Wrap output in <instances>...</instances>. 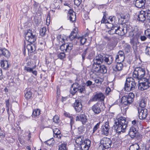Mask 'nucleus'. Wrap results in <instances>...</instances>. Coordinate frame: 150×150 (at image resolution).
Instances as JSON below:
<instances>
[{
	"label": "nucleus",
	"instance_id": "nucleus-20",
	"mask_svg": "<svg viewBox=\"0 0 150 150\" xmlns=\"http://www.w3.org/2000/svg\"><path fill=\"white\" fill-rule=\"evenodd\" d=\"M111 24L106 25L107 28L108 29H110L108 31V33L110 35H113L115 34H116V26H111Z\"/></svg>",
	"mask_w": 150,
	"mask_h": 150
},
{
	"label": "nucleus",
	"instance_id": "nucleus-64",
	"mask_svg": "<svg viewBox=\"0 0 150 150\" xmlns=\"http://www.w3.org/2000/svg\"><path fill=\"white\" fill-rule=\"evenodd\" d=\"M6 106V107H9L10 103L9 99L5 100Z\"/></svg>",
	"mask_w": 150,
	"mask_h": 150
},
{
	"label": "nucleus",
	"instance_id": "nucleus-50",
	"mask_svg": "<svg viewBox=\"0 0 150 150\" xmlns=\"http://www.w3.org/2000/svg\"><path fill=\"white\" fill-rule=\"evenodd\" d=\"M121 18L123 19L122 21L126 22V21H128V20L129 18L128 15H124L123 14L121 15Z\"/></svg>",
	"mask_w": 150,
	"mask_h": 150
},
{
	"label": "nucleus",
	"instance_id": "nucleus-35",
	"mask_svg": "<svg viewBox=\"0 0 150 150\" xmlns=\"http://www.w3.org/2000/svg\"><path fill=\"white\" fill-rule=\"evenodd\" d=\"M80 121L83 124H85L87 121V117L85 114H82L80 115Z\"/></svg>",
	"mask_w": 150,
	"mask_h": 150
},
{
	"label": "nucleus",
	"instance_id": "nucleus-17",
	"mask_svg": "<svg viewBox=\"0 0 150 150\" xmlns=\"http://www.w3.org/2000/svg\"><path fill=\"white\" fill-rule=\"evenodd\" d=\"M138 110L140 119L143 120L146 118L147 115V110L146 109L138 108Z\"/></svg>",
	"mask_w": 150,
	"mask_h": 150
},
{
	"label": "nucleus",
	"instance_id": "nucleus-24",
	"mask_svg": "<svg viewBox=\"0 0 150 150\" xmlns=\"http://www.w3.org/2000/svg\"><path fill=\"white\" fill-rule=\"evenodd\" d=\"M113 57L111 55L104 56V61L107 64L110 65L112 62Z\"/></svg>",
	"mask_w": 150,
	"mask_h": 150
},
{
	"label": "nucleus",
	"instance_id": "nucleus-13",
	"mask_svg": "<svg viewBox=\"0 0 150 150\" xmlns=\"http://www.w3.org/2000/svg\"><path fill=\"white\" fill-rule=\"evenodd\" d=\"M73 47L72 43H66L62 44L60 47V49L64 52H69L72 50Z\"/></svg>",
	"mask_w": 150,
	"mask_h": 150
},
{
	"label": "nucleus",
	"instance_id": "nucleus-11",
	"mask_svg": "<svg viewBox=\"0 0 150 150\" xmlns=\"http://www.w3.org/2000/svg\"><path fill=\"white\" fill-rule=\"evenodd\" d=\"M127 26L126 25H125L122 27L116 26V34L121 36L125 35L128 31Z\"/></svg>",
	"mask_w": 150,
	"mask_h": 150
},
{
	"label": "nucleus",
	"instance_id": "nucleus-8",
	"mask_svg": "<svg viewBox=\"0 0 150 150\" xmlns=\"http://www.w3.org/2000/svg\"><path fill=\"white\" fill-rule=\"evenodd\" d=\"M99 147L102 148V150L110 148L112 144L110 139L106 137H104L100 140Z\"/></svg>",
	"mask_w": 150,
	"mask_h": 150
},
{
	"label": "nucleus",
	"instance_id": "nucleus-41",
	"mask_svg": "<svg viewBox=\"0 0 150 150\" xmlns=\"http://www.w3.org/2000/svg\"><path fill=\"white\" fill-rule=\"evenodd\" d=\"M130 149L131 150H139L140 149L139 145L137 143L132 145L131 146Z\"/></svg>",
	"mask_w": 150,
	"mask_h": 150
},
{
	"label": "nucleus",
	"instance_id": "nucleus-6",
	"mask_svg": "<svg viewBox=\"0 0 150 150\" xmlns=\"http://www.w3.org/2000/svg\"><path fill=\"white\" fill-rule=\"evenodd\" d=\"M145 72L144 69L141 67H137L135 68L133 72L132 76L137 81H139L142 77L144 76V75H145Z\"/></svg>",
	"mask_w": 150,
	"mask_h": 150
},
{
	"label": "nucleus",
	"instance_id": "nucleus-31",
	"mask_svg": "<svg viewBox=\"0 0 150 150\" xmlns=\"http://www.w3.org/2000/svg\"><path fill=\"white\" fill-rule=\"evenodd\" d=\"M0 63L1 67L4 69H7L9 67V64L7 60H1Z\"/></svg>",
	"mask_w": 150,
	"mask_h": 150
},
{
	"label": "nucleus",
	"instance_id": "nucleus-46",
	"mask_svg": "<svg viewBox=\"0 0 150 150\" xmlns=\"http://www.w3.org/2000/svg\"><path fill=\"white\" fill-rule=\"evenodd\" d=\"M53 122L56 123H59L60 120L59 119V118L58 115H55L53 119Z\"/></svg>",
	"mask_w": 150,
	"mask_h": 150
},
{
	"label": "nucleus",
	"instance_id": "nucleus-15",
	"mask_svg": "<svg viewBox=\"0 0 150 150\" xmlns=\"http://www.w3.org/2000/svg\"><path fill=\"white\" fill-rule=\"evenodd\" d=\"M93 67L94 65H100L104 61V56L99 54L96 56L93 60Z\"/></svg>",
	"mask_w": 150,
	"mask_h": 150
},
{
	"label": "nucleus",
	"instance_id": "nucleus-14",
	"mask_svg": "<svg viewBox=\"0 0 150 150\" xmlns=\"http://www.w3.org/2000/svg\"><path fill=\"white\" fill-rule=\"evenodd\" d=\"M105 98L104 95L102 93L100 92L95 95L91 100L93 101H104Z\"/></svg>",
	"mask_w": 150,
	"mask_h": 150
},
{
	"label": "nucleus",
	"instance_id": "nucleus-9",
	"mask_svg": "<svg viewBox=\"0 0 150 150\" xmlns=\"http://www.w3.org/2000/svg\"><path fill=\"white\" fill-rule=\"evenodd\" d=\"M102 105H104V104L98 102L92 106L91 109L94 114L98 115L101 112L102 109Z\"/></svg>",
	"mask_w": 150,
	"mask_h": 150
},
{
	"label": "nucleus",
	"instance_id": "nucleus-22",
	"mask_svg": "<svg viewBox=\"0 0 150 150\" xmlns=\"http://www.w3.org/2000/svg\"><path fill=\"white\" fill-rule=\"evenodd\" d=\"M146 19L145 11H141L138 15L137 20L142 22Z\"/></svg>",
	"mask_w": 150,
	"mask_h": 150
},
{
	"label": "nucleus",
	"instance_id": "nucleus-12",
	"mask_svg": "<svg viewBox=\"0 0 150 150\" xmlns=\"http://www.w3.org/2000/svg\"><path fill=\"white\" fill-rule=\"evenodd\" d=\"M95 71L98 73H105L107 72L106 67L104 65H98L93 67Z\"/></svg>",
	"mask_w": 150,
	"mask_h": 150
},
{
	"label": "nucleus",
	"instance_id": "nucleus-28",
	"mask_svg": "<svg viewBox=\"0 0 150 150\" xmlns=\"http://www.w3.org/2000/svg\"><path fill=\"white\" fill-rule=\"evenodd\" d=\"M76 29H77L74 28L73 30L71 32L70 35L69 36L68 39H69L71 41L73 40L74 38H77L76 34L77 32Z\"/></svg>",
	"mask_w": 150,
	"mask_h": 150
},
{
	"label": "nucleus",
	"instance_id": "nucleus-1",
	"mask_svg": "<svg viewBox=\"0 0 150 150\" xmlns=\"http://www.w3.org/2000/svg\"><path fill=\"white\" fill-rule=\"evenodd\" d=\"M128 122L126 120L125 118L120 117L116 119L114 125L115 130L119 134L125 132L127 126Z\"/></svg>",
	"mask_w": 150,
	"mask_h": 150
},
{
	"label": "nucleus",
	"instance_id": "nucleus-39",
	"mask_svg": "<svg viewBox=\"0 0 150 150\" xmlns=\"http://www.w3.org/2000/svg\"><path fill=\"white\" fill-rule=\"evenodd\" d=\"M146 104V102L145 101V99L144 98L142 99L139 103V106L141 108L140 109L144 108Z\"/></svg>",
	"mask_w": 150,
	"mask_h": 150
},
{
	"label": "nucleus",
	"instance_id": "nucleus-45",
	"mask_svg": "<svg viewBox=\"0 0 150 150\" xmlns=\"http://www.w3.org/2000/svg\"><path fill=\"white\" fill-rule=\"evenodd\" d=\"M46 31V29L45 27H44L42 28L40 31V33L41 35L42 36H44L45 34Z\"/></svg>",
	"mask_w": 150,
	"mask_h": 150
},
{
	"label": "nucleus",
	"instance_id": "nucleus-26",
	"mask_svg": "<svg viewBox=\"0 0 150 150\" xmlns=\"http://www.w3.org/2000/svg\"><path fill=\"white\" fill-rule=\"evenodd\" d=\"M108 21V23L107 25L111 24L112 25L111 26L116 25L117 22H116V17L115 16H113L109 17Z\"/></svg>",
	"mask_w": 150,
	"mask_h": 150
},
{
	"label": "nucleus",
	"instance_id": "nucleus-61",
	"mask_svg": "<svg viewBox=\"0 0 150 150\" xmlns=\"http://www.w3.org/2000/svg\"><path fill=\"white\" fill-rule=\"evenodd\" d=\"M92 82L91 81L88 80L86 81L85 84L87 86H88L92 85Z\"/></svg>",
	"mask_w": 150,
	"mask_h": 150
},
{
	"label": "nucleus",
	"instance_id": "nucleus-59",
	"mask_svg": "<svg viewBox=\"0 0 150 150\" xmlns=\"http://www.w3.org/2000/svg\"><path fill=\"white\" fill-rule=\"evenodd\" d=\"M87 49H86L83 52L82 54V58L83 60H84L85 59V57L86 56V55L87 53Z\"/></svg>",
	"mask_w": 150,
	"mask_h": 150
},
{
	"label": "nucleus",
	"instance_id": "nucleus-43",
	"mask_svg": "<svg viewBox=\"0 0 150 150\" xmlns=\"http://www.w3.org/2000/svg\"><path fill=\"white\" fill-rule=\"evenodd\" d=\"M67 144L65 143L62 144L59 147V150H67Z\"/></svg>",
	"mask_w": 150,
	"mask_h": 150
},
{
	"label": "nucleus",
	"instance_id": "nucleus-52",
	"mask_svg": "<svg viewBox=\"0 0 150 150\" xmlns=\"http://www.w3.org/2000/svg\"><path fill=\"white\" fill-rule=\"evenodd\" d=\"M145 35L149 38L150 39V28H148L145 30L144 32Z\"/></svg>",
	"mask_w": 150,
	"mask_h": 150
},
{
	"label": "nucleus",
	"instance_id": "nucleus-63",
	"mask_svg": "<svg viewBox=\"0 0 150 150\" xmlns=\"http://www.w3.org/2000/svg\"><path fill=\"white\" fill-rule=\"evenodd\" d=\"M64 115L65 116L67 117L70 119L73 117V116L71 115L70 114H69L68 113H67V112L64 113Z\"/></svg>",
	"mask_w": 150,
	"mask_h": 150
},
{
	"label": "nucleus",
	"instance_id": "nucleus-18",
	"mask_svg": "<svg viewBox=\"0 0 150 150\" xmlns=\"http://www.w3.org/2000/svg\"><path fill=\"white\" fill-rule=\"evenodd\" d=\"M129 134L130 136L132 138H133L135 137H139V134L137 131L136 130L135 128L133 127H130Z\"/></svg>",
	"mask_w": 150,
	"mask_h": 150
},
{
	"label": "nucleus",
	"instance_id": "nucleus-62",
	"mask_svg": "<svg viewBox=\"0 0 150 150\" xmlns=\"http://www.w3.org/2000/svg\"><path fill=\"white\" fill-rule=\"evenodd\" d=\"M74 119L73 117L70 119V125L71 128H72V125L74 123Z\"/></svg>",
	"mask_w": 150,
	"mask_h": 150
},
{
	"label": "nucleus",
	"instance_id": "nucleus-3",
	"mask_svg": "<svg viewBox=\"0 0 150 150\" xmlns=\"http://www.w3.org/2000/svg\"><path fill=\"white\" fill-rule=\"evenodd\" d=\"M143 77H142L139 81H142L139 83L138 88L143 91L145 90L150 89V76L148 73H146Z\"/></svg>",
	"mask_w": 150,
	"mask_h": 150
},
{
	"label": "nucleus",
	"instance_id": "nucleus-54",
	"mask_svg": "<svg viewBox=\"0 0 150 150\" xmlns=\"http://www.w3.org/2000/svg\"><path fill=\"white\" fill-rule=\"evenodd\" d=\"M145 53L146 55L150 56V47H146L145 50Z\"/></svg>",
	"mask_w": 150,
	"mask_h": 150
},
{
	"label": "nucleus",
	"instance_id": "nucleus-32",
	"mask_svg": "<svg viewBox=\"0 0 150 150\" xmlns=\"http://www.w3.org/2000/svg\"><path fill=\"white\" fill-rule=\"evenodd\" d=\"M34 67L30 68L29 67H25L24 68L25 70H26L27 72L30 73H32L35 76H37V71H33Z\"/></svg>",
	"mask_w": 150,
	"mask_h": 150
},
{
	"label": "nucleus",
	"instance_id": "nucleus-57",
	"mask_svg": "<svg viewBox=\"0 0 150 150\" xmlns=\"http://www.w3.org/2000/svg\"><path fill=\"white\" fill-rule=\"evenodd\" d=\"M54 135L55 134H60V132L59 130L57 128H55L53 130Z\"/></svg>",
	"mask_w": 150,
	"mask_h": 150
},
{
	"label": "nucleus",
	"instance_id": "nucleus-21",
	"mask_svg": "<svg viewBox=\"0 0 150 150\" xmlns=\"http://www.w3.org/2000/svg\"><path fill=\"white\" fill-rule=\"evenodd\" d=\"M146 3V0H136L135 5L137 8H143Z\"/></svg>",
	"mask_w": 150,
	"mask_h": 150
},
{
	"label": "nucleus",
	"instance_id": "nucleus-30",
	"mask_svg": "<svg viewBox=\"0 0 150 150\" xmlns=\"http://www.w3.org/2000/svg\"><path fill=\"white\" fill-rule=\"evenodd\" d=\"M24 93L25 97L26 99H30L32 98V93L30 89H27L25 91Z\"/></svg>",
	"mask_w": 150,
	"mask_h": 150
},
{
	"label": "nucleus",
	"instance_id": "nucleus-33",
	"mask_svg": "<svg viewBox=\"0 0 150 150\" xmlns=\"http://www.w3.org/2000/svg\"><path fill=\"white\" fill-rule=\"evenodd\" d=\"M40 111L39 109H35L33 111L32 115L33 118H37L39 116L40 114Z\"/></svg>",
	"mask_w": 150,
	"mask_h": 150
},
{
	"label": "nucleus",
	"instance_id": "nucleus-40",
	"mask_svg": "<svg viewBox=\"0 0 150 150\" xmlns=\"http://www.w3.org/2000/svg\"><path fill=\"white\" fill-rule=\"evenodd\" d=\"M36 37L35 35H33L26 39L28 42L30 43H32L35 42L36 40Z\"/></svg>",
	"mask_w": 150,
	"mask_h": 150
},
{
	"label": "nucleus",
	"instance_id": "nucleus-60",
	"mask_svg": "<svg viewBox=\"0 0 150 150\" xmlns=\"http://www.w3.org/2000/svg\"><path fill=\"white\" fill-rule=\"evenodd\" d=\"M111 89L110 88L108 87H107L105 90L106 94L107 95H108Z\"/></svg>",
	"mask_w": 150,
	"mask_h": 150
},
{
	"label": "nucleus",
	"instance_id": "nucleus-42",
	"mask_svg": "<svg viewBox=\"0 0 150 150\" xmlns=\"http://www.w3.org/2000/svg\"><path fill=\"white\" fill-rule=\"evenodd\" d=\"M33 35V34L32 33L31 30H28L27 32L26 33L25 35V38L26 40Z\"/></svg>",
	"mask_w": 150,
	"mask_h": 150
},
{
	"label": "nucleus",
	"instance_id": "nucleus-36",
	"mask_svg": "<svg viewBox=\"0 0 150 150\" xmlns=\"http://www.w3.org/2000/svg\"><path fill=\"white\" fill-rule=\"evenodd\" d=\"M107 14L105 12L103 13V18L101 20V23H105L106 24V25L107 24L108 22V18H107Z\"/></svg>",
	"mask_w": 150,
	"mask_h": 150
},
{
	"label": "nucleus",
	"instance_id": "nucleus-2",
	"mask_svg": "<svg viewBox=\"0 0 150 150\" xmlns=\"http://www.w3.org/2000/svg\"><path fill=\"white\" fill-rule=\"evenodd\" d=\"M129 35L131 37L130 43L134 50L137 49V45L139 44V40L140 39V33L137 29L129 31Z\"/></svg>",
	"mask_w": 150,
	"mask_h": 150
},
{
	"label": "nucleus",
	"instance_id": "nucleus-44",
	"mask_svg": "<svg viewBox=\"0 0 150 150\" xmlns=\"http://www.w3.org/2000/svg\"><path fill=\"white\" fill-rule=\"evenodd\" d=\"M146 19L150 22V10H146L145 11Z\"/></svg>",
	"mask_w": 150,
	"mask_h": 150
},
{
	"label": "nucleus",
	"instance_id": "nucleus-47",
	"mask_svg": "<svg viewBox=\"0 0 150 150\" xmlns=\"http://www.w3.org/2000/svg\"><path fill=\"white\" fill-rule=\"evenodd\" d=\"M78 39L79 40L80 43L82 45H83L86 41V39L83 37H79Z\"/></svg>",
	"mask_w": 150,
	"mask_h": 150
},
{
	"label": "nucleus",
	"instance_id": "nucleus-48",
	"mask_svg": "<svg viewBox=\"0 0 150 150\" xmlns=\"http://www.w3.org/2000/svg\"><path fill=\"white\" fill-rule=\"evenodd\" d=\"M78 132L79 133H82L85 131V127L83 126H81L78 128Z\"/></svg>",
	"mask_w": 150,
	"mask_h": 150
},
{
	"label": "nucleus",
	"instance_id": "nucleus-10",
	"mask_svg": "<svg viewBox=\"0 0 150 150\" xmlns=\"http://www.w3.org/2000/svg\"><path fill=\"white\" fill-rule=\"evenodd\" d=\"M110 129L109 122L108 121L104 122L102 125L100 131L102 135L107 136L109 134V131Z\"/></svg>",
	"mask_w": 150,
	"mask_h": 150
},
{
	"label": "nucleus",
	"instance_id": "nucleus-51",
	"mask_svg": "<svg viewBox=\"0 0 150 150\" xmlns=\"http://www.w3.org/2000/svg\"><path fill=\"white\" fill-rule=\"evenodd\" d=\"M59 58L61 59H64L65 57V54L64 52H61L58 55Z\"/></svg>",
	"mask_w": 150,
	"mask_h": 150
},
{
	"label": "nucleus",
	"instance_id": "nucleus-23",
	"mask_svg": "<svg viewBox=\"0 0 150 150\" xmlns=\"http://www.w3.org/2000/svg\"><path fill=\"white\" fill-rule=\"evenodd\" d=\"M10 52L5 48H0V56H4L8 58L10 56Z\"/></svg>",
	"mask_w": 150,
	"mask_h": 150
},
{
	"label": "nucleus",
	"instance_id": "nucleus-25",
	"mask_svg": "<svg viewBox=\"0 0 150 150\" xmlns=\"http://www.w3.org/2000/svg\"><path fill=\"white\" fill-rule=\"evenodd\" d=\"M116 62V64L113 67L114 70L116 71L121 70L123 67V64L122 62Z\"/></svg>",
	"mask_w": 150,
	"mask_h": 150
},
{
	"label": "nucleus",
	"instance_id": "nucleus-19",
	"mask_svg": "<svg viewBox=\"0 0 150 150\" xmlns=\"http://www.w3.org/2000/svg\"><path fill=\"white\" fill-rule=\"evenodd\" d=\"M124 52L122 51H119L115 57L116 62H122L124 61Z\"/></svg>",
	"mask_w": 150,
	"mask_h": 150
},
{
	"label": "nucleus",
	"instance_id": "nucleus-37",
	"mask_svg": "<svg viewBox=\"0 0 150 150\" xmlns=\"http://www.w3.org/2000/svg\"><path fill=\"white\" fill-rule=\"evenodd\" d=\"M57 39L59 42H61L62 43L65 42L66 40L65 37L62 36L61 35H58L57 36Z\"/></svg>",
	"mask_w": 150,
	"mask_h": 150
},
{
	"label": "nucleus",
	"instance_id": "nucleus-53",
	"mask_svg": "<svg viewBox=\"0 0 150 150\" xmlns=\"http://www.w3.org/2000/svg\"><path fill=\"white\" fill-rule=\"evenodd\" d=\"M100 124V122H98L93 127V133H94L98 128Z\"/></svg>",
	"mask_w": 150,
	"mask_h": 150
},
{
	"label": "nucleus",
	"instance_id": "nucleus-16",
	"mask_svg": "<svg viewBox=\"0 0 150 150\" xmlns=\"http://www.w3.org/2000/svg\"><path fill=\"white\" fill-rule=\"evenodd\" d=\"M72 106L76 112H80L81 110L82 107V105L81 103V100H76L74 103L73 104Z\"/></svg>",
	"mask_w": 150,
	"mask_h": 150
},
{
	"label": "nucleus",
	"instance_id": "nucleus-49",
	"mask_svg": "<svg viewBox=\"0 0 150 150\" xmlns=\"http://www.w3.org/2000/svg\"><path fill=\"white\" fill-rule=\"evenodd\" d=\"M77 91V89L74 87H72V86H71L70 92L73 95H74Z\"/></svg>",
	"mask_w": 150,
	"mask_h": 150
},
{
	"label": "nucleus",
	"instance_id": "nucleus-27",
	"mask_svg": "<svg viewBox=\"0 0 150 150\" xmlns=\"http://www.w3.org/2000/svg\"><path fill=\"white\" fill-rule=\"evenodd\" d=\"M75 13L74 12L73 10H70L68 14V16L69 17V19L72 22L75 21L76 16Z\"/></svg>",
	"mask_w": 150,
	"mask_h": 150
},
{
	"label": "nucleus",
	"instance_id": "nucleus-55",
	"mask_svg": "<svg viewBox=\"0 0 150 150\" xmlns=\"http://www.w3.org/2000/svg\"><path fill=\"white\" fill-rule=\"evenodd\" d=\"M82 2V0H74V4L77 6H79Z\"/></svg>",
	"mask_w": 150,
	"mask_h": 150
},
{
	"label": "nucleus",
	"instance_id": "nucleus-29",
	"mask_svg": "<svg viewBox=\"0 0 150 150\" xmlns=\"http://www.w3.org/2000/svg\"><path fill=\"white\" fill-rule=\"evenodd\" d=\"M28 53H32L35 51V46L32 44H28L26 46Z\"/></svg>",
	"mask_w": 150,
	"mask_h": 150
},
{
	"label": "nucleus",
	"instance_id": "nucleus-58",
	"mask_svg": "<svg viewBox=\"0 0 150 150\" xmlns=\"http://www.w3.org/2000/svg\"><path fill=\"white\" fill-rule=\"evenodd\" d=\"M80 85H79L78 83L75 82L72 85V87H74L76 88H78L80 86Z\"/></svg>",
	"mask_w": 150,
	"mask_h": 150
},
{
	"label": "nucleus",
	"instance_id": "nucleus-4",
	"mask_svg": "<svg viewBox=\"0 0 150 150\" xmlns=\"http://www.w3.org/2000/svg\"><path fill=\"white\" fill-rule=\"evenodd\" d=\"M75 142L77 145L79 146L81 150H88L91 143L90 141L88 139L84 140L83 136L77 137L76 139Z\"/></svg>",
	"mask_w": 150,
	"mask_h": 150
},
{
	"label": "nucleus",
	"instance_id": "nucleus-56",
	"mask_svg": "<svg viewBox=\"0 0 150 150\" xmlns=\"http://www.w3.org/2000/svg\"><path fill=\"white\" fill-rule=\"evenodd\" d=\"M131 47L129 45H126L125 47V50L127 52H129L130 51Z\"/></svg>",
	"mask_w": 150,
	"mask_h": 150
},
{
	"label": "nucleus",
	"instance_id": "nucleus-7",
	"mask_svg": "<svg viewBox=\"0 0 150 150\" xmlns=\"http://www.w3.org/2000/svg\"><path fill=\"white\" fill-rule=\"evenodd\" d=\"M134 95L133 93H129L128 95L123 96L121 99V103L123 105H127L131 104L133 101Z\"/></svg>",
	"mask_w": 150,
	"mask_h": 150
},
{
	"label": "nucleus",
	"instance_id": "nucleus-5",
	"mask_svg": "<svg viewBox=\"0 0 150 150\" xmlns=\"http://www.w3.org/2000/svg\"><path fill=\"white\" fill-rule=\"evenodd\" d=\"M136 82L135 80L131 77H128L125 83L124 89L125 91L129 92L133 90L135 88Z\"/></svg>",
	"mask_w": 150,
	"mask_h": 150
},
{
	"label": "nucleus",
	"instance_id": "nucleus-34",
	"mask_svg": "<svg viewBox=\"0 0 150 150\" xmlns=\"http://www.w3.org/2000/svg\"><path fill=\"white\" fill-rule=\"evenodd\" d=\"M104 39L108 41H111L113 42H115L116 38L115 37H109L107 35H103Z\"/></svg>",
	"mask_w": 150,
	"mask_h": 150
},
{
	"label": "nucleus",
	"instance_id": "nucleus-38",
	"mask_svg": "<svg viewBox=\"0 0 150 150\" xmlns=\"http://www.w3.org/2000/svg\"><path fill=\"white\" fill-rule=\"evenodd\" d=\"M85 91V86L82 85H80L78 88H77V91L81 93H85L86 92Z\"/></svg>",
	"mask_w": 150,
	"mask_h": 150
}]
</instances>
